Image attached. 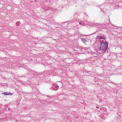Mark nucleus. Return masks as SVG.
Instances as JSON below:
<instances>
[{"label":"nucleus","instance_id":"nucleus-6","mask_svg":"<svg viewBox=\"0 0 122 122\" xmlns=\"http://www.w3.org/2000/svg\"><path fill=\"white\" fill-rule=\"evenodd\" d=\"M82 40H83V41H85L86 40H85L84 39H83Z\"/></svg>","mask_w":122,"mask_h":122},{"label":"nucleus","instance_id":"nucleus-7","mask_svg":"<svg viewBox=\"0 0 122 122\" xmlns=\"http://www.w3.org/2000/svg\"><path fill=\"white\" fill-rule=\"evenodd\" d=\"M97 108H99V107H96Z\"/></svg>","mask_w":122,"mask_h":122},{"label":"nucleus","instance_id":"nucleus-5","mask_svg":"<svg viewBox=\"0 0 122 122\" xmlns=\"http://www.w3.org/2000/svg\"><path fill=\"white\" fill-rule=\"evenodd\" d=\"M79 24L80 25H82V23H81V22H80L79 23Z\"/></svg>","mask_w":122,"mask_h":122},{"label":"nucleus","instance_id":"nucleus-4","mask_svg":"<svg viewBox=\"0 0 122 122\" xmlns=\"http://www.w3.org/2000/svg\"><path fill=\"white\" fill-rule=\"evenodd\" d=\"M56 88H55L54 87V86H53V89L55 90H57L59 88V86L57 84H56Z\"/></svg>","mask_w":122,"mask_h":122},{"label":"nucleus","instance_id":"nucleus-1","mask_svg":"<svg viewBox=\"0 0 122 122\" xmlns=\"http://www.w3.org/2000/svg\"><path fill=\"white\" fill-rule=\"evenodd\" d=\"M101 46L99 47V49L101 50L102 53L105 52L107 49L108 42L105 41V42L101 41L100 42Z\"/></svg>","mask_w":122,"mask_h":122},{"label":"nucleus","instance_id":"nucleus-3","mask_svg":"<svg viewBox=\"0 0 122 122\" xmlns=\"http://www.w3.org/2000/svg\"><path fill=\"white\" fill-rule=\"evenodd\" d=\"M2 94H4L5 95H12V93L10 92L7 93H6V92H4V93H2Z\"/></svg>","mask_w":122,"mask_h":122},{"label":"nucleus","instance_id":"nucleus-2","mask_svg":"<svg viewBox=\"0 0 122 122\" xmlns=\"http://www.w3.org/2000/svg\"><path fill=\"white\" fill-rule=\"evenodd\" d=\"M96 38L97 39L100 40L102 39H105V37L103 36H97Z\"/></svg>","mask_w":122,"mask_h":122},{"label":"nucleus","instance_id":"nucleus-8","mask_svg":"<svg viewBox=\"0 0 122 122\" xmlns=\"http://www.w3.org/2000/svg\"><path fill=\"white\" fill-rule=\"evenodd\" d=\"M17 23H16V24H17Z\"/></svg>","mask_w":122,"mask_h":122}]
</instances>
